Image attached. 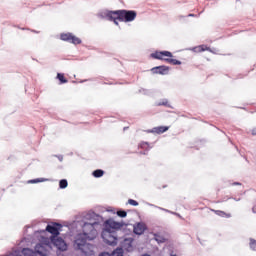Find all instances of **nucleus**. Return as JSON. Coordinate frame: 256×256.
Segmentation results:
<instances>
[{"label":"nucleus","mask_w":256,"mask_h":256,"mask_svg":"<svg viewBox=\"0 0 256 256\" xmlns=\"http://www.w3.org/2000/svg\"><path fill=\"white\" fill-rule=\"evenodd\" d=\"M85 219L87 222H84L82 225V234L88 237V241H93L97 237V229L99 227V215L95 212H90L86 214Z\"/></svg>","instance_id":"1"},{"label":"nucleus","mask_w":256,"mask_h":256,"mask_svg":"<svg viewBox=\"0 0 256 256\" xmlns=\"http://www.w3.org/2000/svg\"><path fill=\"white\" fill-rule=\"evenodd\" d=\"M108 15H117L119 21L124 23H131L134 19H137V12L135 10H115L108 13Z\"/></svg>","instance_id":"2"},{"label":"nucleus","mask_w":256,"mask_h":256,"mask_svg":"<svg viewBox=\"0 0 256 256\" xmlns=\"http://www.w3.org/2000/svg\"><path fill=\"white\" fill-rule=\"evenodd\" d=\"M153 59H158L160 61H166V63H170V65H181V61L173 58H163V57H173V53L170 51H160L154 52L151 54Z\"/></svg>","instance_id":"3"},{"label":"nucleus","mask_w":256,"mask_h":256,"mask_svg":"<svg viewBox=\"0 0 256 256\" xmlns=\"http://www.w3.org/2000/svg\"><path fill=\"white\" fill-rule=\"evenodd\" d=\"M101 237L106 245H110L111 247L117 245V231L104 228Z\"/></svg>","instance_id":"4"},{"label":"nucleus","mask_w":256,"mask_h":256,"mask_svg":"<svg viewBox=\"0 0 256 256\" xmlns=\"http://www.w3.org/2000/svg\"><path fill=\"white\" fill-rule=\"evenodd\" d=\"M87 241H89V238L85 234L80 233V234L76 235L75 240H74V249L81 251V249H83V247H85L86 245L89 244V243H87Z\"/></svg>","instance_id":"5"},{"label":"nucleus","mask_w":256,"mask_h":256,"mask_svg":"<svg viewBox=\"0 0 256 256\" xmlns=\"http://www.w3.org/2000/svg\"><path fill=\"white\" fill-rule=\"evenodd\" d=\"M51 243L59 250V251H67V243L63 238L59 236H51Z\"/></svg>","instance_id":"6"},{"label":"nucleus","mask_w":256,"mask_h":256,"mask_svg":"<svg viewBox=\"0 0 256 256\" xmlns=\"http://www.w3.org/2000/svg\"><path fill=\"white\" fill-rule=\"evenodd\" d=\"M60 39L62 41H67L68 43H73V45H81V38H78L71 33L61 34Z\"/></svg>","instance_id":"7"},{"label":"nucleus","mask_w":256,"mask_h":256,"mask_svg":"<svg viewBox=\"0 0 256 256\" xmlns=\"http://www.w3.org/2000/svg\"><path fill=\"white\" fill-rule=\"evenodd\" d=\"M50 248H51V245H49V243L36 244L34 252H36V255L47 256L49 255L48 249Z\"/></svg>","instance_id":"8"},{"label":"nucleus","mask_w":256,"mask_h":256,"mask_svg":"<svg viewBox=\"0 0 256 256\" xmlns=\"http://www.w3.org/2000/svg\"><path fill=\"white\" fill-rule=\"evenodd\" d=\"M61 227H63V225L59 223H53L52 225L48 224L46 226V231L51 233L52 237H58L59 231H61Z\"/></svg>","instance_id":"9"},{"label":"nucleus","mask_w":256,"mask_h":256,"mask_svg":"<svg viewBox=\"0 0 256 256\" xmlns=\"http://www.w3.org/2000/svg\"><path fill=\"white\" fill-rule=\"evenodd\" d=\"M123 227V224L120 222H115L113 220L105 221V229H110L111 231H117Z\"/></svg>","instance_id":"10"},{"label":"nucleus","mask_w":256,"mask_h":256,"mask_svg":"<svg viewBox=\"0 0 256 256\" xmlns=\"http://www.w3.org/2000/svg\"><path fill=\"white\" fill-rule=\"evenodd\" d=\"M109 13H115V11L105 10L101 13V16L108 19V21H113L114 25H119V18H117V15H109Z\"/></svg>","instance_id":"11"},{"label":"nucleus","mask_w":256,"mask_h":256,"mask_svg":"<svg viewBox=\"0 0 256 256\" xmlns=\"http://www.w3.org/2000/svg\"><path fill=\"white\" fill-rule=\"evenodd\" d=\"M151 72L158 75H168L169 67L168 66H156L151 69Z\"/></svg>","instance_id":"12"},{"label":"nucleus","mask_w":256,"mask_h":256,"mask_svg":"<svg viewBox=\"0 0 256 256\" xmlns=\"http://www.w3.org/2000/svg\"><path fill=\"white\" fill-rule=\"evenodd\" d=\"M80 251L85 256H95V246L89 243L85 247L81 248Z\"/></svg>","instance_id":"13"},{"label":"nucleus","mask_w":256,"mask_h":256,"mask_svg":"<svg viewBox=\"0 0 256 256\" xmlns=\"http://www.w3.org/2000/svg\"><path fill=\"white\" fill-rule=\"evenodd\" d=\"M122 247L128 253H131V251H133V238H126V239H124V241L122 243Z\"/></svg>","instance_id":"14"},{"label":"nucleus","mask_w":256,"mask_h":256,"mask_svg":"<svg viewBox=\"0 0 256 256\" xmlns=\"http://www.w3.org/2000/svg\"><path fill=\"white\" fill-rule=\"evenodd\" d=\"M167 131H169V126H158L152 128L151 130H147V133H157V135H161Z\"/></svg>","instance_id":"15"},{"label":"nucleus","mask_w":256,"mask_h":256,"mask_svg":"<svg viewBox=\"0 0 256 256\" xmlns=\"http://www.w3.org/2000/svg\"><path fill=\"white\" fill-rule=\"evenodd\" d=\"M133 232L135 235H143L145 233V224L139 222L136 225H134Z\"/></svg>","instance_id":"16"},{"label":"nucleus","mask_w":256,"mask_h":256,"mask_svg":"<svg viewBox=\"0 0 256 256\" xmlns=\"http://www.w3.org/2000/svg\"><path fill=\"white\" fill-rule=\"evenodd\" d=\"M193 51L195 53H202V51H211V48H209L205 45H201V46H198V47H194Z\"/></svg>","instance_id":"17"},{"label":"nucleus","mask_w":256,"mask_h":256,"mask_svg":"<svg viewBox=\"0 0 256 256\" xmlns=\"http://www.w3.org/2000/svg\"><path fill=\"white\" fill-rule=\"evenodd\" d=\"M22 255H24V256H37V253L35 251H33V249L24 248L22 250Z\"/></svg>","instance_id":"18"},{"label":"nucleus","mask_w":256,"mask_h":256,"mask_svg":"<svg viewBox=\"0 0 256 256\" xmlns=\"http://www.w3.org/2000/svg\"><path fill=\"white\" fill-rule=\"evenodd\" d=\"M158 107L164 106V107H168L169 109H173V106H171V104H169V100L167 99H162L160 102L157 103Z\"/></svg>","instance_id":"19"},{"label":"nucleus","mask_w":256,"mask_h":256,"mask_svg":"<svg viewBox=\"0 0 256 256\" xmlns=\"http://www.w3.org/2000/svg\"><path fill=\"white\" fill-rule=\"evenodd\" d=\"M123 248L118 247L113 252L109 253L110 256H123Z\"/></svg>","instance_id":"20"},{"label":"nucleus","mask_w":256,"mask_h":256,"mask_svg":"<svg viewBox=\"0 0 256 256\" xmlns=\"http://www.w3.org/2000/svg\"><path fill=\"white\" fill-rule=\"evenodd\" d=\"M92 175L96 179H99V177H103V175H105V171H103L102 169H97L93 171Z\"/></svg>","instance_id":"21"},{"label":"nucleus","mask_w":256,"mask_h":256,"mask_svg":"<svg viewBox=\"0 0 256 256\" xmlns=\"http://www.w3.org/2000/svg\"><path fill=\"white\" fill-rule=\"evenodd\" d=\"M214 213H216L219 217H226V219L231 218V214H227L224 211L221 210H213Z\"/></svg>","instance_id":"22"},{"label":"nucleus","mask_w":256,"mask_h":256,"mask_svg":"<svg viewBox=\"0 0 256 256\" xmlns=\"http://www.w3.org/2000/svg\"><path fill=\"white\" fill-rule=\"evenodd\" d=\"M45 181H49L47 178H36L29 180L28 183L35 184V183H45Z\"/></svg>","instance_id":"23"},{"label":"nucleus","mask_w":256,"mask_h":256,"mask_svg":"<svg viewBox=\"0 0 256 256\" xmlns=\"http://www.w3.org/2000/svg\"><path fill=\"white\" fill-rule=\"evenodd\" d=\"M69 183L67 182V179H62L59 181V188L60 189H67V186Z\"/></svg>","instance_id":"24"},{"label":"nucleus","mask_w":256,"mask_h":256,"mask_svg":"<svg viewBox=\"0 0 256 256\" xmlns=\"http://www.w3.org/2000/svg\"><path fill=\"white\" fill-rule=\"evenodd\" d=\"M154 239L158 243H165V241H166L165 237H163L159 234H154Z\"/></svg>","instance_id":"25"},{"label":"nucleus","mask_w":256,"mask_h":256,"mask_svg":"<svg viewBox=\"0 0 256 256\" xmlns=\"http://www.w3.org/2000/svg\"><path fill=\"white\" fill-rule=\"evenodd\" d=\"M57 79L60 81L61 84L67 83V79H65V76L62 73L57 74Z\"/></svg>","instance_id":"26"},{"label":"nucleus","mask_w":256,"mask_h":256,"mask_svg":"<svg viewBox=\"0 0 256 256\" xmlns=\"http://www.w3.org/2000/svg\"><path fill=\"white\" fill-rule=\"evenodd\" d=\"M250 249H252V251H256V240L253 238H250Z\"/></svg>","instance_id":"27"},{"label":"nucleus","mask_w":256,"mask_h":256,"mask_svg":"<svg viewBox=\"0 0 256 256\" xmlns=\"http://www.w3.org/2000/svg\"><path fill=\"white\" fill-rule=\"evenodd\" d=\"M140 147H141V149H146V151H149V149H151L148 142H142L140 144Z\"/></svg>","instance_id":"28"},{"label":"nucleus","mask_w":256,"mask_h":256,"mask_svg":"<svg viewBox=\"0 0 256 256\" xmlns=\"http://www.w3.org/2000/svg\"><path fill=\"white\" fill-rule=\"evenodd\" d=\"M117 215H118V217L125 218V217H127V211H125V210H118L117 211Z\"/></svg>","instance_id":"29"},{"label":"nucleus","mask_w":256,"mask_h":256,"mask_svg":"<svg viewBox=\"0 0 256 256\" xmlns=\"http://www.w3.org/2000/svg\"><path fill=\"white\" fill-rule=\"evenodd\" d=\"M129 205H133V207H137L139 205V202L137 200L129 199L128 200Z\"/></svg>","instance_id":"30"},{"label":"nucleus","mask_w":256,"mask_h":256,"mask_svg":"<svg viewBox=\"0 0 256 256\" xmlns=\"http://www.w3.org/2000/svg\"><path fill=\"white\" fill-rule=\"evenodd\" d=\"M160 209V211H165L166 213H171V215H173V212L170 211V210H167L165 208H161V207H158Z\"/></svg>","instance_id":"31"},{"label":"nucleus","mask_w":256,"mask_h":256,"mask_svg":"<svg viewBox=\"0 0 256 256\" xmlns=\"http://www.w3.org/2000/svg\"><path fill=\"white\" fill-rule=\"evenodd\" d=\"M172 215H176V217H179L181 219V214H179L177 212H173Z\"/></svg>","instance_id":"32"},{"label":"nucleus","mask_w":256,"mask_h":256,"mask_svg":"<svg viewBox=\"0 0 256 256\" xmlns=\"http://www.w3.org/2000/svg\"><path fill=\"white\" fill-rule=\"evenodd\" d=\"M252 135H256V127L252 129Z\"/></svg>","instance_id":"33"},{"label":"nucleus","mask_w":256,"mask_h":256,"mask_svg":"<svg viewBox=\"0 0 256 256\" xmlns=\"http://www.w3.org/2000/svg\"><path fill=\"white\" fill-rule=\"evenodd\" d=\"M59 161H63V156H58Z\"/></svg>","instance_id":"34"},{"label":"nucleus","mask_w":256,"mask_h":256,"mask_svg":"<svg viewBox=\"0 0 256 256\" xmlns=\"http://www.w3.org/2000/svg\"><path fill=\"white\" fill-rule=\"evenodd\" d=\"M232 185H241V183L240 182H234V183H232Z\"/></svg>","instance_id":"35"},{"label":"nucleus","mask_w":256,"mask_h":256,"mask_svg":"<svg viewBox=\"0 0 256 256\" xmlns=\"http://www.w3.org/2000/svg\"><path fill=\"white\" fill-rule=\"evenodd\" d=\"M234 201H241V198H233Z\"/></svg>","instance_id":"36"},{"label":"nucleus","mask_w":256,"mask_h":256,"mask_svg":"<svg viewBox=\"0 0 256 256\" xmlns=\"http://www.w3.org/2000/svg\"><path fill=\"white\" fill-rule=\"evenodd\" d=\"M188 17H195V14H189Z\"/></svg>","instance_id":"37"},{"label":"nucleus","mask_w":256,"mask_h":256,"mask_svg":"<svg viewBox=\"0 0 256 256\" xmlns=\"http://www.w3.org/2000/svg\"><path fill=\"white\" fill-rule=\"evenodd\" d=\"M252 213H256V210H255V208H252Z\"/></svg>","instance_id":"38"},{"label":"nucleus","mask_w":256,"mask_h":256,"mask_svg":"<svg viewBox=\"0 0 256 256\" xmlns=\"http://www.w3.org/2000/svg\"><path fill=\"white\" fill-rule=\"evenodd\" d=\"M170 256H177L176 254H170Z\"/></svg>","instance_id":"39"}]
</instances>
